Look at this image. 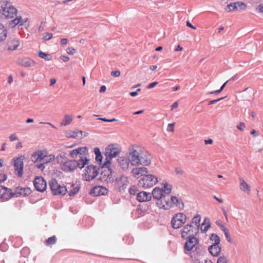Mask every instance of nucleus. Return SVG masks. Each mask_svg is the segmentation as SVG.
Wrapping results in <instances>:
<instances>
[{"instance_id":"39","label":"nucleus","mask_w":263,"mask_h":263,"mask_svg":"<svg viewBox=\"0 0 263 263\" xmlns=\"http://www.w3.org/2000/svg\"><path fill=\"white\" fill-rule=\"evenodd\" d=\"M54 159H55V156L53 155L48 154L47 152H46L45 157L44 159L43 162L44 163H49L50 162L54 161Z\"/></svg>"},{"instance_id":"13","label":"nucleus","mask_w":263,"mask_h":263,"mask_svg":"<svg viewBox=\"0 0 263 263\" xmlns=\"http://www.w3.org/2000/svg\"><path fill=\"white\" fill-rule=\"evenodd\" d=\"M3 14L8 18H13L16 15L17 10L11 5H6L3 7Z\"/></svg>"},{"instance_id":"4","label":"nucleus","mask_w":263,"mask_h":263,"mask_svg":"<svg viewBox=\"0 0 263 263\" xmlns=\"http://www.w3.org/2000/svg\"><path fill=\"white\" fill-rule=\"evenodd\" d=\"M49 186L52 195L64 196L67 193L65 185L59 182L55 179H52L49 182Z\"/></svg>"},{"instance_id":"50","label":"nucleus","mask_w":263,"mask_h":263,"mask_svg":"<svg viewBox=\"0 0 263 263\" xmlns=\"http://www.w3.org/2000/svg\"><path fill=\"white\" fill-rule=\"evenodd\" d=\"M44 163L43 162L41 164H37V163H35V166L39 168V170H40L41 171H43L44 168H45V166H44Z\"/></svg>"},{"instance_id":"30","label":"nucleus","mask_w":263,"mask_h":263,"mask_svg":"<svg viewBox=\"0 0 263 263\" xmlns=\"http://www.w3.org/2000/svg\"><path fill=\"white\" fill-rule=\"evenodd\" d=\"M73 119V116L69 114H65L60 122V125L62 126H68L72 123Z\"/></svg>"},{"instance_id":"51","label":"nucleus","mask_w":263,"mask_h":263,"mask_svg":"<svg viewBox=\"0 0 263 263\" xmlns=\"http://www.w3.org/2000/svg\"><path fill=\"white\" fill-rule=\"evenodd\" d=\"M129 193L130 195H135L136 193V187L133 186L129 189Z\"/></svg>"},{"instance_id":"17","label":"nucleus","mask_w":263,"mask_h":263,"mask_svg":"<svg viewBox=\"0 0 263 263\" xmlns=\"http://www.w3.org/2000/svg\"><path fill=\"white\" fill-rule=\"evenodd\" d=\"M107 193V189L102 186H95L90 191V194L94 196L105 195Z\"/></svg>"},{"instance_id":"54","label":"nucleus","mask_w":263,"mask_h":263,"mask_svg":"<svg viewBox=\"0 0 263 263\" xmlns=\"http://www.w3.org/2000/svg\"><path fill=\"white\" fill-rule=\"evenodd\" d=\"M158 84V82H154L148 85L146 87L147 89H151L154 87H155Z\"/></svg>"},{"instance_id":"45","label":"nucleus","mask_w":263,"mask_h":263,"mask_svg":"<svg viewBox=\"0 0 263 263\" xmlns=\"http://www.w3.org/2000/svg\"><path fill=\"white\" fill-rule=\"evenodd\" d=\"M228 9V11H231L236 9V6H235V3H231L227 6Z\"/></svg>"},{"instance_id":"24","label":"nucleus","mask_w":263,"mask_h":263,"mask_svg":"<svg viewBox=\"0 0 263 263\" xmlns=\"http://www.w3.org/2000/svg\"><path fill=\"white\" fill-rule=\"evenodd\" d=\"M239 188L241 192L247 195H250L251 192L250 185L242 178H240Z\"/></svg>"},{"instance_id":"23","label":"nucleus","mask_w":263,"mask_h":263,"mask_svg":"<svg viewBox=\"0 0 263 263\" xmlns=\"http://www.w3.org/2000/svg\"><path fill=\"white\" fill-rule=\"evenodd\" d=\"M76 160H67L62 165V168L65 171H73L77 168Z\"/></svg>"},{"instance_id":"3","label":"nucleus","mask_w":263,"mask_h":263,"mask_svg":"<svg viewBox=\"0 0 263 263\" xmlns=\"http://www.w3.org/2000/svg\"><path fill=\"white\" fill-rule=\"evenodd\" d=\"M159 182V179L157 175L154 174H147L141 177L139 181V186L143 189H151Z\"/></svg>"},{"instance_id":"11","label":"nucleus","mask_w":263,"mask_h":263,"mask_svg":"<svg viewBox=\"0 0 263 263\" xmlns=\"http://www.w3.org/2000/svg\"><path fill=\"white\" fill-rule=\"evenodd\" d=\"M148 172V168L146 167L134 166L131 171V174L134 178L139 179L146 175Z\"/></svg>"},{"instance_id":"18","label":"nucleus","mask_w":263,"mask_h":263,"mask_svg":"<svg viewBox=\"0 0 263 263\" xmlns=\"http://www.w3.org/2000/svg\"><path fill=\"white\" fill-rule=\"evenodd\" d=\"M137 200L140 202H145L152 200V195L149 192L141 191L137 195Z\"/></svg>"},{"instance_id":"62","label":"nucleus","mask_w":263,"mask_h":263,"mask_svg":"<svg viewBox=\"0 0 263 263\" xmlns=\"http://www.w3.org/2000/svg\"><path fill=\"white\" fill-rule=\"evenodd\" d=\"M106 86H105V85H102V86H101V87H100V90H99V91H100V92L102 93V92H105V90H106Z\"/></svg>"},{"instance_id":"5","label":"nucleus","mask_w":263,"mask_h":263,"mask_svg":"<svg viewBox=\"0 0 263 263\" xmlns=\"http://www.w3.org/2000/svg\"><path fill=\"white\" fill-rule=\"evenodd\" d=\"M186 215L182 212L175 214L171 219V226L174 229H178L182 227L187 221Z\"/></svg>"},{"instance_id":"31","label":"nucleus","mask_w":263,"mask_h":263,"mask_svg":"<svg viewBox=\"0 0 263 263\" xmlns=\"http://www.w3.org/2000/svg\"><path fill=\"white\" fill-rule=\"evenodd\" d=\"M20 44L19 41L13 38L9 40L7 43V49L9 50H14L17 49Z\"/></svg>"},{"instance_id":"27","label":"nucleus","mask_w":263,"mask_h":263,"mask_svg":"<svg viewBox=\"0 0 263 263\" xmlns=\"http://www.w3.org/2000/svg\"><path fill=\"white\" fill-rule=\"evenodd\" d=\"M31 193L32 191L29 187L17 188L14 194H15V197H17L19 196H26L31 194Z\"/></svg>"},{"instance_id":"34","label":"nucleus","mask_w":263,"mask_h":263,"mask_svg":"<svg viewBox=\"0 0 263 263\" xmlns=\"http://www.w3.org/2000/svg\"><path fill=\"white\" fill-rule=\"evenodd\" d=\"M211 227L210 219L208 217H205L201 224V231L202 233H206Z\"/></svg>"},{"instance_id":"41","label":"nucleus","mask_w":263,"mask_h":263,"mask_svg":"<svg viewBox=\"0 0 263 263\" xmlns=\"http://www.w3.org/2000/svg\"><path fill=\"white\" fill-rule=\"evenodd\" d=\"M217 263H229V260L227 256L221 255L218 258Z\"/></svg>"},{"instance_id":"22","label":"nucleus","mask_w":263,"mask_h":263,"mask_svg":"<svg viewBox=\"0 0 263 263\" xmlns=\"http://www.w3.org/2000/svg\"><path fill=\"white\" fill-rule=\"evenodd\" d=\"M80 184L78 182L72 183L68 186L67 189V193L70 196H75L80 191Z\"/></svg>"},{"instance_id":"52","label":"nucleus","mask_w":263,"mask_h":263,"mask_svg":"<svg viewBox=\"0 0 263 263\" xmlns=\"http://www.w3.org/2000/svg\"><path fill=\"white\" fill-rule=\"evenodd\" d=\"M121 72L119 70L113 71L111 72V75L115 77H118L120 76Z\"/></svg>"},{"instance_id":"9","label":"nucleus","mask_w":263,"mask_h":263,"mask_svg":"<svg viewBox=\"0 0 263 263\" xmlns=\"http://www.w3.org/2000/svg\"><path fill=\"white\" fill-rule=\"evenodd\" d=\"M15 197V194L9 188L0 185V200L5 201Z\"/></svg>"},{"instance_id":"44","label":"nucleus","mask_w":263,"mask_h":263,"mask_svg":"<svg viewBox=\"0 0 263 263\" xmlns=\"http://www.w3.org/2000/svg\"><path fill=\"white\" fill-rule=\"evenodd\" d=\"M42 35L43 36L42 39L43 40L48 41V40H50L52 37L53 34L51 33L46 32V33H43L42 34Z\"/></svg>"},{"instance_id":"43","label":"nucleus","mask_w":263,"mask_h":263,"mask_svg":"<svg viewBox=\"0 0 263 263\" xmlns=\"http://www.w3.org/2000/svg\"><path fill=\"white\" fill-rule=\"evenodd\" d=\"M57 240L55 236H53L49 238L46 241V244L47 246H50L55 243Z\"/></svg>"},{"instance_id":"37","label":"nucleus","mask_w":263,"mask_h":263,"mask_svg":"<svg viewBox=\"0 0 263 263\" xmlns=\"http://www.w3.org/2000/svg\"><path fill=\"white\" fill-rule=\"evenodd\" d=\"M17 63L22 66L27 67L31 65V60L28 58H25L18 59Z\"/></svg>"},{"instance_id":"36","label":"nucleus","mask_w":263,"mask_h":263,"mask_svg":"<svg viewBox=\"0 0 263 263\" xmlns=\"http://www.w3.org/2000/svg\"><path fill=\"white\" fill-rule=\"evenodd\" d=\"M7 36V30L5 26L0 23V41H4Z\"/></svg>"},{"instance_id":"20","label":"nucleus","mask_w":263,"mask_h":263,"mask_svg":"<svg viewBox=\"0 0 263 263\" xmlns=\"http://www.w3.org/2000/svg\"><path fill=\"white\" fill-rule=\"evenodd\" d=\"M163 192V191L160 189V186L155 187L151 193L152 195V198H153L157 201L160 200V199H162L165 196V194Z\"/></svg>"},{"instance_id":"19","label":"nucleus","mask_w":263,"mask_h":263,"mask_svg":"<svg viewBox=\"0 0 263 263\" xmlns=\"http://www.w3.org/2000/svg\"><path fill=\"white\" fill-rule=\"evenodd\" d=\"M156 205L160 209L168 210L171 209L170 198H163L156 202Z\"/></svg>"},{"instance_id":"1","label":"nucleus","mask_w":263,"mask_h":263,"mask_svg":"<svg viewBox=\"0 0 263 263\" xmlns=\"http://www.w3.org/2000/svg\"><path fill=\"white\" fill-rule=\"evenodd\" d=\"M120 168L127 170L129 166H149L152 162L151 155L143 148L137 145H130L127 153L117 160Z\"/></svg>"},{"instance_id":"26","label":"nucleus","mask_w":263,"mask_h":263,"mask_svg":"<svg viewBox=\"0 0 263 263\" xmlns=\"http://www.w3.org/2000/svg\"><path fill=\"white\" fill-rule=\"evenodd\" d=\"M47 151L45 150H37L34 154V163H36L39 162H43Z\"/></svg>"},{"instance_id":"55","label":"nucleus","mask_w":263,"mask_h":263,"mask_svg":"<svg viewBox=\"0 0 263 263\" xmlns=\"http://www.w3.org/2000/svg\"><path fill=\"white\" fill-rule=\"evenodd\" d=\"M174 125V123H171L168 124L167 127V132H173V126Z\"/></svg>"},{"instance_id":"8","label":"nucleus","mask_w":263,"mask_h":263,"mask_svg":"<svg viewBox=\"0 0 263 263\" xmlns=\"http://www.w3.org/2000/svg\"><path fill=\"white\" fill-rule=\"evenodd\" d=\"M24 159V156L20 155L14 158L13 159L15 171L19 177H22L23 174V161Z\"/></svg>"},{"instance_id":"60","label":"nucleus","mask_w":263,"mask_h":263,"mask_svg":"<svg viewBox=\"0 0 263 263\" xmlns=\"http://www.w3.org/2000/svg\"><path fill=\"white\" fill-rule=\"evenodd\" d=\"M175 172L177 174L182 175L183 174V171L181 170V168H177L175 170Z\"/></svg>"},{"instance_id":"61","label":"nucleus","mask_w":263,"mask_h":263,"mask_svg":"<svg viewBox=\"0 0 263 263\" xmlns=\"http://www.w3.org/2000/svg\"><path fill=\"white\" fill-rule=\"evenodd\" d=\"M186 26L189 27H190L193 29H196V27H195L194 26L192 25V24L189 22V21H187L186 22Z\"/></svg>"},{"instance_id":"28","label":"nucleus","mask_w":263,"mask_h":263,"mask_svg":"<svg viewBox=\"0 0 263 263\" xmlns=\"http://www.w3.org/2000/svg\"><path fill=\"white\" fill-rule=\"evenodd\" d=\"M160 189L163 191V192L165 195H168L172 192L173 186L168 181L164 180L161 183Z\"/></svg>"},{"instance_id":"2","label":"nucleus","mask_w":263,"mask_h":263,"mask_svg":"<svg viewBox=\"0 0 263 263\" xmlns=\"http://www.w3.org/2000/svg\"><path fill=\"white\" fill-rule=\"evenodd\" d=\"M121 152V147L116 144H110L107 145L105 149V160L104 166H111L112 159L117 157Z\"/></svg>"},{"instance_id":"46","label":"nucleus","mask_w":263,"mask_h":263,"mask_svg":"<svg viewBox=\"0 0 263 263\" xmlns=\"http://www.w3.org/2000/svg\"><path fill=\"white\" fill-rule=\"evenodd\" d=\"M45 26H46V22H42L40 24V26L39 27V31L40 32H42L44 30Z\"/></svg>"},{"instance_id":"59","label":"nucleus","mask_w":263,"mask_h":263,"mask_svg":"<svg viewBox=\"0 0 263 263\" xmlns=\"http://www.w3.org/2000/svg\"><path fill=\"white\" fill-rule=\"evenodd\" d=\"M221 230L224 232L225 234L228 236L229 235V231L224 226H221Z\"/></svg>"},{"instance_id":"49","label":"nucleus","mask_w":263,"mask_h":263,"mask_svg":"<svg viewBox=\"0 0 263 263\" xmlns=\"http://www.w3.org/2000/svg\"><path fill=\"white\" fill-rule=\"evenodd\" d=\"M225 97H222V98H219V99H217L216 100H211V101H209V105H212V104H215L217 102L220 101V100H222Z\"/></svg>"},{"instance_id":"33","label":"nucleus","mask_w":263,"mask_h":263,"mask_svg":"<svg viewBox=\"0 0 263 263\" xmlns=\"http://www.w3.org/2000/svg\"><path fill=\"white\" fill-rule=\"evenodd\" d=\"M79 158V160L77 161V167L82 169L88 163L89 159L85 156H81Z\"/></svg>"},{"instance_id":"14","label":"nucleus","mask_w":263,"mask_h":263,"mask_svg":"<svg viewBox=\"0 0 263 263\" xmlns=\"http://www.w3.org/2000/svg\"><path fill=\"white\" fill-rule=\"evenodd\" d=\"M88 151L86 147H78L70 152L69 155L72 158L76 159L88 154Z\"/></svg>"},{"instance_id":"12","label":"nucleus","mask_w":263,"mask_h":263,"mask_svg":"<svg viewBox=\"0 0 263 263\" xmlns=\"http://www.w3.org/2000/svg\"><path fill=\"white\" fill-rule=\"evenodd\" d=\"M34 186L38 192H44L47 188L46 181L42 177H36L34 180Z\"/></svg>"},{"instance_id":"25","label":"nucleus","mask_w":263,"mask_h":263,"mask_svg":"<svg viewBox=\"0 0 263 263\" xmlns=\"http://www.w3.org/2000/svg\"><path fill=\"white\" fill-rule=\"evenodd\" d=\"M208 251L211 255L216 257L220 254L221 247L220 246V244L209 245Z\"/></svg>"},{"instance_id":"63","label":"nucleus","mask_w":263,"mask_h":263,"mask_svg":"<svg viewBox=\"0 0 263 263\" xmlns=\"http://www.w3.org/2000/svg\"><path fill=\"white\" fill-rule=\"evenodd\" d=\"M178 106V103L177 102H174L172 105L171 106V109L173 110L174 108L177 107Z\"/></svg>"},{"instance_id":"48","label":"nucleus","mask_w":263,"mask_h":263,"mask_svg":"<svg viewBox=\"0 0 263 263\" xmlns=\"http://www.w3.org/2000/svg\"><path fill=\"white\" fill-rule=\"evenodd\" d=\"M7 177L6 174L1 173L0 174V183L4 182L6 180Z\"/></svg>"},{"instance_id":"15","label":"nucleus","mask_w":263,"mask_h":263,"mask_svg":"<svg viewBox=\"0 0 263 263\" xmlns=\"http://www.w3.org/2000/svg\"><path fill=\"white\" fill-rule=\"evenodd\" d=\"M128 184V178L124 176H121L117 178L115 182V187L121 191Z\"/></svg>"},{"instance_id":"53","label":"nucleus","mask_w":263,"mask_h":263,"mask_svg":"<svg viewBox=\"0 0 263 263\" xmlns=\"http://www.w3.org/2000/svg\"><path fill=\"white\" fill-rule=\"evenodd\" d=\"M67 137L68 138H76L77 137V133H67Z\"/></svg>"},{"instance_id":"32","label":"nucleus","mask_w":263,"mask_h":263,"mask_svg":"<svg viewBox=\"0 0 263 263\" xmlns=\"http://www.w3.org/2000/svg\"><path fill=\"white\" fill-rule=\"evenodd\" d=\"M208 243L209 244V245L220 244V238L216 234H211L209 236Z\"/></svg>"},{"instance_id":"40","label":"nucleus","mask_w":263,"mask_h":263,"mask_svg":"<svg viewBox=\"0 0 263 263\" xmlns=\"http://www.w3.org/2000/svg\"><path fill=\"white\" fill-rule=\"evenodd\" d=\"M38 55L40 58L44 59L46 61H50L52 60V56L50 54L45 53L41 51L39 52Z\"/></svg>"},{"instance_id":"38","label":"nucleus","mask_w":263,"mask_h":263,"mask_svg":"<svg viewBox=\"0 0 263 263\" xmlns=\"http://www.w3.org/2000/svg\"><path fill=\"white\" fill-rule=\"evenodd\" d=\"M18 24H20V25L23 24V20L21 16L16 17L14 20H12L10 23V25L12 27H14L15 26H16Z\"/></svg>"},{"instance_id":"7","label":"nucleus","mask_w":263,"mask_h":263,"mask_svg":"<svg viewBox=\"0 0 263 263\" xmlns=\"http://www.w3.org/2000/svg\"><path fill=\"white\" fill-rule=\"evenodd\" d=\"M198 232L197 228L192 224L185 225L181 230V236L184 239L195 236Z\"/></svg>"},{"instance_id":"57","label":"nucleus","mask_w":263,"mask_h":263,"mask_svg":"<svg viewBox=\"0 0 263 263\" xmlns=\"http://www.w3.org/2000/svg\"><path fill=\"white\" fill-rule=\"evenodd\" d=\"M60 59L64 62H68L69 60V58L66 55H61Z\"/></svg>"},{"instance_id":"16","label":"nucleus","mask_w":263,"mask_h":263,"mask_svg":"<svg viewBox=\"0 0 263 263\" xmlns=\"http://www.w3.org/2000/svg\"><path fill=\"white\" fill-rule=\"evenodd\" d=\"M170 198L171 204V209L174 206H176L181 210H182L184 208V202L181 198L176 196H171Z\"/></svg>"},{"instance_id":"10","label":"nucleus","mask_w":263,"mask_h":263,"mask_svg":"<svg viewBox=\"0 0 263 263\" xmlns=\"http://www.w3.org/2000/svg\"><path fill=\"white\" fill-rule=\"evenodd\" d=\"M101 167L104 168V170L101 173V179L105 181H111L112 180V175L114 173V171L111 166H104L103 164Z\"/></svg>"},{"instance_id":"6","label":"nucleus","mask_w":263,"mask_h":263,"mask_svg":"<svg viewBox=\"0 0 263 263\" xmlns=\"http://www.w3.org/2000/svg\"><path fill=\"white\" fill-rule=\"evenodd\" d=\"M99 173V168L97 166L89 165L84 169L83 178L86 181H91L98 175Z\"/></svg>"},{"instance_id":"47","label":"nucleus","mask_w":263,"mask_h":263,"mask_svg":"<svg viewBox=\"0 0 263 263\" xmlns=\"http://www.w3.org/2000/svg\"><path fill=\"white\" fill-rule=\"evenodd\" d=\"M66 52L69 54H73L76 52V50L73 47H68L66 49Z\"/></svg>"},{"instance_id":"35","label":"nucleus","mask_w":263,"mask_h":263,"mask_svg":"<svg viewBox=\"0 0 263 263\" xmlns=\"http://www.w3.org/2000/svg\"><path fill=\"white\" fill-rule=\"evenodd\" d=\"M201 219V216L199 214H196L194 217L192 218L191 222L189 224H192L194 227L197 228V230L198 231V229L200 226V223Z\"/></svg>"},{"instance_id":"64","label":"nucleus","mask_w":263,"mask_h":263,"mask_svg":"<svg viewBox=\"0 0 263 263\" xmlns=\"http://www.w3.org/2000/svg\"><path fill=\"white\" fill-rule=\"evenodd\" d=\"M258 9L260 12L263 13V4H260L259 5Z\"/></svg>"},{"instance_id":"42","label":"nucleus","mask_w":263,"mask_h":263,"mask_svg":"<svg viewBox=\"0 0 263 263\" xmlns=\"http://www.w3.org/2000/svg\"><path fill=\"white\" fill-rule=\"evenodd\" d=\"M235 6H236V9L245 10L246 8V5L243 2H235Z\"/></svg>"},{"instance_id":"56","label":"nucleus","mask_w":263,"mask_h":263,"mask_svg":"<svg viewBox=\"0 0 263 263\" xmlns=\"http://www.w3.org/2000/svg\"><path fill=\"white\" fill-rule=\"evenodd\" d=\"M245 125L243 123H240L238 125H237V128L240 130H243L244 129Z\"/></svg>"},{"instance_id":"58","label":"nucleus","mask_w":263,"mask_h":263,"mask_svg":"<svg viewBox=\"0 0 263 263\" xmlns=\"http://www.w3.org/2000/svg\"><path fill=\"white\" fill-rule=\"evenodd\" d=\"M10 139L11 141H13L18 140V138L15 134H13L10 135Z\"/></svg>"},{"instance_id":"29","label":"nucleus","mask_w":263,"mask_h":263,"mask_svg":"<svg viewBox=\"0 0 263 263\" xmlns=\"http://www.w3.org/2000/svg\"><path fill=\"white\" fill-rule=\"evenodd\" d=\"M94 153L95 154L96 162L100 166H102L104 163V161H103V156L99 148L95 147L94 148Z\"/></svg>"},{"instance_id":"21","label":"nucleus","mask_w":263,"mask_h":263,"mask_svg":"<svg viewBox=\"0 0 263 263\" xmlns=\"http://www.w3.org/2000/svg\"><path fill=\"white\" fill-rule=\"evenodd\" d=\"M185 244V249L187 251H191L198 243L199 240L195 236L188 238Z\"/></svg>"}]
</instances>
